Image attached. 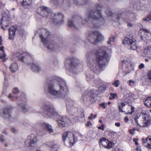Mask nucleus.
Segmentation results:
<instances>
[{
    "label": "nucleus",
    "instance_id": "nucleus-1",
    "mask_svg": "<svg viewBox=\"0 0 151 151\" xmlns=\"http://www.w3.org/2000/svg\"><path fill=\"white\" fill-rule=\"evenodd\" d=\"M111 52V49L106 47H101L94 51L93 53L96 57V62L92 63L89 62L88 65L96 73L101 71L102 69L105 66L106 63L108 62L110 59L106 52L108 53Z\"/></svg>",
    "mask_w": 151,
    "mask_h": 151
},
{
    "label": "nucleus",
    "instance_id": "nucleus-2",
    "mask_svg": "<svg viewBox=\"0 0 151 151\" xmlns=\"http://www.w3.org/2000/svg\"><path fill=\"white\" fill-rule=\"evenodd\" d=\"M45 89L46 92L60 98H63L68 93L65 83L60 78L49 81Z\"/></svg>",
    "mask_w": 151,
    "mask_h": 151
},
{
    "label": "nucleus",
    "instance_id": "nucleus-3",
    "mask_svg": "<svg viewBox=\"0 0 151 151\" xmlns=\"http://www.w3.org/2000/svg\"><path fill=\"white\" fill-rule=\"evenodd\" d=\"M101 5L97 4L96 6V10L95 11H91L87 14V17L85 19V21L89 23L92 24L93 20H97L102 18L101 13L100 9L102 7Z\"/></svg>",
    "mask_w": 151,
    "mask_h": 151
},
{
    "label": "nucleus",
    "instance_id": "nucleus-4",
    "mask_svg": "<svg viewBox=\"0 0 151 151\" xmlns=\"http://www.w3.org/2000/svg\"><path fill=\"white\" fill-rule=\"evenodd\" d=\"M142 117L139 119V115H137L135 117V122L141 127H145L149 125L150 124L151 118L145 113H142Z\"/></svg>",
    "mask_w": 151,
    "mask_h": 151
},
{
    "label": "nucleus",
    "instance_id": "nucleus-5",
    "mask_svg": "<svg viewBox=\"0 0 151 151\" xmlns=\"http://www.w3.org/2000/svg\"><path fill=\"white\" fill-rule=\"evenodd\" d=\"M62 138L65 144L68 147L72 146L75 143L74 134L72 132H64L63 134Z\"/></svg>",
    "mask_w": 151,
    "mask_h": 151
},
{
    "label": "nucleus",
    "instance_id": "nucleus-6",
    "mask_svg": "<svg viewBox=\"0 0 151 151\" xmlns=\"http://www.w3.org/2000/svg\"><path fill=\"white\" fill-rule=\"evenodd\" d=\"M104 38L103 35L99 32L95 31L89 34L88 39L91 43L95 44L99 41H102Z\"/></svg>",
    "mask_w": 151,
    "mask_h": 151
},
{
    "label": "nucleus",
    "instance_id": "nucleus-7",
    "mask_svg": "<svg viewBox=\"0 0 151 151\" xmlns=\"http://www.w3.org/2000/svg\"><path fill=\"white\" fill-rule=\"evenodd\" d=\"M82 19L80 16L75 15L69 20L68 26L73 29L78 28L82 25Z\"/></svg>",
    "mask_w": 151,
    "mask_h": 151
},
{
    "label": "nucleus",
    "instance_id": "nucleus-8",
    "mask_svg": "<svg viewBox=\"0 0 151 151\" xmlns=\"http://www.w3.org/2000/svg\"><path fill=\"white\" fill-rule=\"evenodd\" d=\"M41 31L40 34V37L41 41L43 43L44 45L46 47H49L48 45L46 44V42H48L50 40V36L49 35V32L47 29L42 28L40 30H38V32Z\"/></svg>",
    "mask_w": 151,
    "mask_h": 151
},
{
    "label": "nucleus",
    "instance_id": "nucleus-9",
    "mask_svg": "<svg viewBox=\"0 0 151 151\" xmlns=\"http://www.w3.org/2000/svg\"><path fill=\"white\" fill-rule=\"evenodd\" d=\"M42 109L44 110L43 112L48 116L51 117L58 116V113L52 108L50 107L47 104H44L42 107Z\"/></svg>",
    "mask_w": 151,
    "mask_h": 151
},
{
    "label": "nucleus",
    "instance_id": "nucleus-10",
    "mask_svg": "<svg viewBox=\"0 0 151 151\" xmlns=\"http://www.w3.org/2000/svg\"><path fill=\"white\" fill-rule=\"evenodd\" d=\"M37 142L36 136L34 134H32L28 136L25 144L27 147L33 149L35 146Z\"/></svg>",
    "mask_w": 151,
    "mask_h": 151
},
{
    "label": "nucleus",
    "instance_id": "nucleus-11",
    "mask_svg": "<svg viewBox=\"0 0 151 151\" xmlns=\"http://www.w3.org/2000/svg\"><path fill=\"white\" fill-rule=\"evenodd\" d=\"M95 93V91H86L82 93L81 99L84 101H91L94 99Z\"/></svg>",
    "mask_w": 151,
    "mask_h": 151
},
{
    "label": "nucleus",
    "instance_id": "nucleus-12",
    "mask_svg": "<svg viewBox=\"0 0 151 151\" xmlns=\"http://www.w3.org/2000/svg\"><path fill=\"white\" fill-rule=\"evenodd\" d=\"M37 12L40 13L41 16L45 18L47 17L50 15V18L52 17L50 10L46 6H42L38 8L37 9Z\"/></svg>",
    "mask_w": 151,
    "mask_h": 151
},
{
    "label": "nucleus",
    "instance_id": "nucleus-13",
    "mask_svg": "<svg viewBox=\"0 0 151 151\" xmlns=\"http://www.w3.org/2000/svg\"><path fill=\"white\" fill-rule=\"evenodd\" d=\"M52 17L50 18L53 20V21L55 24H61L63 22L64 15L60 13L55 14L54 13L51 14Z\"/></svg>",
    "mask_w": 151,
    "mask_h": 151
},
{
    "label": "nucleus",
    "instance_id": "nucleus-14",
    "mask_svg": "<svg viewBox=\"0 0 151 151\" xmlns=\"http://www.w3.org/2000/svg\"><path fill=\"white\" fill-rule=\"evenodd\" d=\"M123 44L127 45L131 50H135L137 48L135 41L127 37H125L123 40Z\"/></svg>",
    "mask_w": 151,
    "mask_h": 151
},
{
    "label": "nucleus",
    "instance_id": "nucleus-15",
    "mask_svg": "<svg viewBox=\"0 0 151 151\" xmlns=\"http://www.w3.org/2000/svg\"><path fill=\"white\" fill-rule=\"evenodd\" d=\"M22 97H21V101L23 102L24 104L20 103L18 104V108L21 109V110L23 112H26L29 110V108L26 104V102L27 100L26 98V96L24 93H22Z\"/></svg>",
    "mask_w": 151,
    "mask_h": 151
},
{
    "label": "nucleus",
    "instance_id": "nucleus-16",
    "mask_svg": "<svg viewBox=\"0 0 151 151\" xmlns=\"http://www.w3.org/2000/svg\"><path fill=\"white\" fill-rule=\"evenodd\" d=\"M142 33L143 35H141V38L144 41L147 43H149L151 42V32L149 30L145 29H142Z\"/></svg>",
    "mask_w": 151,
    "mask_h": 151
},
{
    "label": "nucleus",
    "instance_id": "nucleus-17",
    "mask_svg": "<svg viewBox=\"0 0 151 151\" xmlns=\"http://www.w3.org/2000/svg\"><path fill=\"white\" fill-rule=\"evenodd\" d=\"M59 126L60 127H66L68 125L69 122V119L66 116H60L58 120Z\"/></svg>",
    "mask_w": 151,
    "mask_h": 151
},
{
    "label": "nucleus",
    "instance_id": "nucleus-18",
    "mask_svg": "<svg viewBox=\"0 0 151 151\" xmlns=\"http://www.w3.org/2000/svg\"><path fill=\"white\" fill-rule=\"evenodd\" d=\"M74 102L70 100L67 102V107L68 112L72 115H73L76 112L77 109L73 106Z\"/></svg>",
    "mask_w": 151,
    "mask_h": 151
},
{
    "label": "nucleus",
    "instance_id": "nucleus-19",
    "mask_svg": "<svg viewBox=\"0 0 151 151\" xmlns=\"http://www.w3.org/2000/svg\"><path fill=\"white\" fill-rule=\"evenodd\" d=\"M57 2L58 6L66 9L69 8L70 5V0H57Z\"/></svg>",
    "mask_w": 151,
    "mask_h": 151
},
{
    "label": "nucleus",
    "instance_id": "nucleus-20",
    "mask_svg": "<svg viewBox=\"0 0 151 151\" xmlns=\"http://www.w3.org/2000/svg\"><path fill=\"white\" fill-rule=\"evenodd\" d=\"M13 107L11 106L4 109L3 110L2 114H1L2 117L4 118H9L11 116V113Z\"/></svg>",
    "mask_w": 151,
    "mask_h": 151
},
{
    "label": "nucleus",
    "instance_id": "nucleus-21",
    "mask_svg": "<svg viewBox=\"0 0 151 151\" xmlns=\"http://www.w3.org/2000/svg\"><path fill=\"white\" fill-rule=\"evenodd\" d=\"M10 19L7 16H3L1 21L0 25H1V28L4 30L5 29L4 28V26L7 27H8L10 23Z\"/></svg>",
    "mask_w": 151,
    "mask_h": 151
},
{
    "label": "nucleus",
    "instance_id": "nucleus-22",
    "mask_svg": "<svg viewBox=\"0 0 151 151\" xmlns=\"http://www.w3.org/2000/svg\"><path fill=\"white\" fill-rule=\"evenodd\" d=\"M76 60L73 58L67 59L65 62V65L66 68H73L76 67V64L75 62Z\"/></svg>",
    "mask_w": 151,
    "mask_h": 151
},
{
    "label": "nucleus",
    "instance_id": "nucleus-23",
    "mask_svg": "<svg viewBox=\"0 0 151 151\" xmlns=\"http://www.w3.org/2000/svg\"><path fill=\"white\" fill-rule=\"evenodd\" d=\"M46 44L48 45L49 47H46L48 49L52 51H53L57 49L58 46L56 43H55L53 42L50 41V40L48 42H46Z\"/></svg>",
    "mask_w": 151,
    "mask_h": 151
},
{
    "label": "nucleus",
    "instance_id": "nucleus-24",
    "mask_svg": "<svg viewBox=\"0 0 151 151\" xmlns=\"http://www.w3.org/2000/svg\"><path fill=\"white\" fill-rule=\"evenodd\" d=\"M124 100L126 104L131 102L133 99L134 97V95L132 93H127L124 94Z\"/></svg>",
    "mask_w": 151,
    "mask_h": 151
},
{
    "label": "nucleus",
    "instance_id": "nucleus-25",
    "mask_svg": "<svg viewBox=\"0 0 151 151\" xmlns=\"http://www.w3.org/2000/svg\"><path fill=\"white\" fill-rule=\"evenodd\" d=\"M43 127L50 134H54V130L52 129V126L49 124L44 123L43 124Z\"/></svg>",
    "mask_w": 151,
    "mask_h": 151
},
{
    "label": "nucleus",
    "instance_id": "nucleus-26",
    "mask_svg": "<svg viewBox=\"0 0 151 151\" xmlns=\"http://www.w3.org/2000/svg\"><path fill=\"white\" fill-rule=\"evenodd\" d=\"M142 144L147 148L151 150V139L147 137L145 139H142Z\"/></svg>",
    "mask_w": 151,
    "mask_h": 151
},
{
    "label": "nucleus",
    "instance_id": "nucleus-27",
    "mask_svg": "<svg viewBox=\"0 0 151 151\" xmlns=\"http://www.w3.org/2000/svg\"><path fill=\"white\" fill-rule=\"evenodd\" d=\"M19 59L22 61H24V60L27 59L32 57L30 55H29L26 52H24L20 54L18 56Z\"/></svg>",
    "mask_w": 151,
    "mask_h": 151
},
{
    "label": "nucleus",
    "instance_id": "nucleus-28",
    "mask_svg": "<svg viewBox=\"0 0 151 151\" xmlns=\"http://www.w3.org/2000/svg\"><path fill=\"white\" fill-rule=\"evenodd\" d=\"M16 29L14 26L11 27L9 29V38L12 40L15 35Z\"/></svg>",
    "mask_w": 151,
    "mask_h": 151
},
{
    "label": "nucleus",
    "instance_id": "nucleus-29",
    "mask_svg": "<svg viewBox=\"0 0 151 151\" xmlns=\"http://www.w3.org/2000/svg\"><path fill=\"white\" fill-rule=\"evenodd\" d=\"M4 49V47L3 46H2L0 47V50L3 52L2 55L0 56V59L2 60V61L3 62H6L8 59L7 58H6V54L5 53Z\"/></svg>",
    "mask_w": 151,
    "mask_h": 151
},
{
    "label": "nucleus",
    "instance_id": "nucleus-30",
    "mask_svg": "<svg viewBox=\"0 0 151 151\" xmlns=\"http://www.w3.org/2000/svg\"><path fill=\"white\" fill-rule=\"evenodd\" d=\"M18 69L17 64L15 62L12 63L9 67L10 70L12 72L16 71Z\"/></svg>",
    "mask_w": 151,
    "mask_h": 151
},
{
    "label": "nucleus",
    "instance_id": "nucleus-31",
    "mask_svg": "<svg viewBox=\"0 0 151 151\" xmlns=\"http://www.w3.org/2000/svg\"><path fill=\"white\" fill-rule=\"evenodd\" d=\"M144 53L148 58L151 59V46H147L145 49Z\"/></svg>",
    "mask_w": 151,
    "mask_h": 151
},
{
    "label": "nucleus",
    "instance_id": "nucleus-32",
    "mask_svg": "<svg viewBox=\"0 0 151 151\" xmlns=\"http://www.w3.org/2000/svg\"><path fill=\"white\" fill-rule=\"evenodd\" d=\"M33 0H23L22 2V5L26 7H30L32 4Z\"/></svg>",
    "mask_w": 151,
    "mask_h": 151
},
{
    "label": "nucleus",
    "instance_id": "nucleus-33",
    "mask_svg": "<svg viewBox=\"0 0 151 151\" xmlns=\"http://www.w3.org/2000/svg\"><path fill=\"white\" fill-rule=\"evenodd\" d=\"M73 3L75 5L79 6L85 4L87 0H72Z\"/></svg>",
    "mask_w": 151,
    "mask_h": 151
},
{
    "label": "nucleus",
    "instance_id": "nucleus-34",
    "mask_svg": "<svg viewBox=\"0 0 151 151\" xmlns=\"http://www.w3.org/2000/svg\"><path fill=\"white\" fill-rule=\"evenodd\" d=\"M145 104L147 107L151 108V97L147 98L144 101Z\"/></svg>",
    "mask_w": 151,
    "mask_h": 151
},
{
    "label": "nucleus",
    "instance_id": "nucleus-35",
    "mask_svg": "<svg viewBox=\"0 0 151 151\" xmlns=\"http://www.w3.org/2000/svg\"><path fill=\"white\" fill-rule=\"evenodd\" d=\"M31 68L32 70L35 72L39 71L40 69L39 65L38 64H32V65Z\"/></svg>",
    "mask_w": 151,
    "mask_h": 151
},
{
    "label": "nucleus",
    "instance_id": "nucleus-36",
    "mask_svg": "<svg viewBox=\"0 0 151 151\" xmlns=\"http://www.w3.org/2000/svg\"><path fill=\"white\" fill-rule=\"evenodd\" d=\"M100 139L101 141H100V144L106 148V146L107 145V142L108 141V140L104 138Z\"/></svg>",
    "mask_w": 151,
    "mask_h": 151
},
{
    "label": "nucleus",
    "instance_id": "nucleus-37",
    "mask_svg": "<svg viewBox=\"0 0 151 151\" xmlns=\"http://www.w3.org/2000/svg\"><path fill=\"white\" fill-rule=\"evenodd\" d=\"M114 145V144L113 142L109 141L108 140L107 142V144L106 147V148L110 149L113 147Z\"/></svg>",
    "mask_w": 151,
    "mask_h": 151
},
{
    "label": "nucleus",
    "instance_id": "nucleus-38",
    "mask_svg": "<svg viewBox=\"0 0 151 151\" xmlns=\"http://www.w3.org/2000/svg\"><path fill=\"white\" fill-rule=\"evenodd\" d=\"M51 150L53 151H58L59 148V146L56 144H54L50 147Z\"/></svg>",
    "mask_w": 151,
    "mask_h": 151
},
{
    "label": "nucleus",
    "instance_id": "nucleus-39",
    "mask_svg": "<svg viewBox=\"0 0 151 151\" xmlns=\"http://www.w3.org/2000/svg\"><path fill=\"white\" fill-rule=\"evenodd\" d=\"M122 18V10H121L118 12L117 15V19L118 20H120Z\"/></svg>",
    "mask_w": 151,
    "mask_h": 151
},
{
    "label": "nucleus",
    "instance_id": "nucleus-40",
    "mask_svg": "<svg viewBox=\"0 0 151 151\" xmlns=\"http://www.w3.org/2000/svg\"><path fill=\"white\" fill-rule=\"evenodd\" d=\"M116 96V94L115 93H111L110 96L109 97V99L110 100H113Z\"/></svg>",
    "mask_w": 151,
    "mask_h": 151
},
{
    "label": "nucleus",
    "instance_id": "nucleus-41",
    "mask_svg": "<svg viewBox=\"0 0 151 151\" xmlns=\"http://www.w3.org/2000/svg\"><path fill=\"white\" fill-rule=\"evenodd\" d=\"M118 107L119 109V110L120 112H123V102H121L120 103H119L118 104Z\"/></svg>",
    "mask_w": 151,
    "mask_h": 151
},
{
    "label": "nucleus",
    "instance_id": "nucleus-42",
    "mask_svg": "<svg viewBox=\"0 0 151 151\" xmlns=\"http://www.w3.org/2000/svg\"><path fill=\"white\" fill-rule=\"evenodd\" d=\"M115 39V37H111V38L109 39V40L107 41V43L108 44H110L112 42H114V40Z\"/></svg>",
    "mask_w": 151,
    "mask_h": 151
},
{
    "label": "nucleus",
    "instance_id": "nucleus-43",
    "mask_svg": "<svg viewBox=\"0 0 151 151\" xmlns=\"http://www.w3.org/2000/svg\"><path fill=\"white\" fill-rule=\"evenodd\" d=\"M106 15L109 16H111L113 14V13L109 9H107L106 12Z\"/></svg>",
    "mask_w": 151,
    "mask_h": 151
},
{
    "label": "nucleus",
    "instance_id": "nucleus-44",
    "mask_svg": "<svg viewBox=\"0 0 151 151\" xmlns=\"http://www.w3.org/2000/svg\"><path fill=\"white\" fill-rule=\"evenodd\" d=\"M19 90L18 89L15 87L14 88V89L13 90V93L14 94H16L18 93H19Z\"/></svg>",
    "mask_w": 151,
    "mask_h": 151
},
{
    "label": "nucleus",
    "instance_id": "nucleus-45",
    "mask_svg": "<svg viewBox=\"0 0 151 151\" xmlns=\"http://www.w3.org/2000/svg\"><path fill=\"white\" fill-rule=\"evenodd\" d=\"M119 81L118 80L112 83V84L115 86V87H118L119 85Z\"/></svg>",
    "mask_w": 151,
    "mask_h": 151
},
{
    "label": "nucleus",
    "instance_id": "nucleus-46",
    "mask_svg": "<svg viewBox=\"0 0 151 151\" xmlns=\"http://www.w3.org/2000/svg\"><path fill=\"white\" fill-rule=\"evenodd\" d=\"M143 20L145 21H149L150 20V17L149 16V14L146 18L143 19Z\"/></svg>",
    "mask_w": 151,
    "mask_h": 151
},
{
    "label": "nucleus",
    "instance_id": "nucleus-47",
    "mask_svg": "<svg viewBox=\"0 0 151 151\" xmlns=\"http://www.w3.org/2000/svg\"><path fill=\"white\" fill-rule=\"evenodd\" d=\"M147 79L151 81V70L148 72L147 73Z\"/></svg>",
    "mask_w": 151,
    "mask_h": 151
},
{
    "label": "nucleus",
    "instance_id": "nucleus-48",
    "mask_svg": "<svg viewBox=\"0 0 151 151\" xmlns=\"http://www.w3.org/2000/svg\"><path fill=\"white\" fill-rule=\"evenodd\" d=\"M92 55V53L91 52H89L87 53L86 55L87 58H88L89 57L91 56Z\"/></svg>",
    "mask_w": 151,
    "mask_h": 151
},
{
    "label": "nucleus",
    "instance_id": "nucleus-49",
    "mask_svg": "<svg viewBox=\"0 0 151 151\" xmlns=\"http://www.w3.org/2000/svg\"><path fill=\"white\" fill-rule=\"evenodd\" d=\"M107 104L106 103H102L100 104V106L103 108L105 109L106 107Z\"/></svg>",
    "mask_w": 151,
    "mask_h": 151
},
{
    "label": "nucleus",
    "instance_id": "nucleus-50",
    "mask_svg": "<svg viewBox=\"0 0 151 151\" xmlns=\"http://www.w3.org/2000/svg\"><path fill=\"white\" fill-rule=\"evenodd\" d=\"M129 85L131 86L133 84H135V82L133 81H132V80H130L129 81Z\"/></svg>",
    "mask_w": 151,
    "mask_h": 151
},
{
    "label": "nucleus",
    "instance_id": "nucleus-51",
    "mask_svg": "<svg viewBox=\"0 0 151 151\" xmlns=\"http://www.w3.org/2000/svg\"><path fill=\"white\" fill-rule=\"evenodd\" d=\"M104 125L103 124H102L101 125V126H99L98 127V128L99 129H101L103 130L104 129Z\"/></svg>",
    "mask_w": 151,
    "mask_h": 151
},
{
    "label": "nucleus",
    "instance_id": "nucleus-52",
    "mask_svg": "<svg viewBox=\"0 0 151 151\" xmlns=\"http://www.w3.org/2000/svg\"><path fill=\"white\" fill-rule=\"evenodd\" d=\"M138 140V138H136V139L134 138L133 139V141L135 142V145H138V142H137Z\"/></svg>",
    "mask_w": 151,
    "mask_h": 151
},
{
    "label": "nucleus",
    "instance_id": "nucleus-53",
    "mask_svg": "<svg viewBox=\"0 0 151 151\" xmlns=\"http://www.w3.org/2000/svg\"><path fill=\"white\" fill-rule=\"evenodd\" d=\"M144 67V65L143 63L141 64L139 66V69H141Z\"/></svg>",
    "mask_w": 151,
    "mask_h": 151
},
{
    "label": "nucleus",
    "instance_id": "nucleus-54",
    "mask_svg": "<svg viewBox=\"0 0 151 151\" xmlns=\"http://www.w3.org/2000/svg\"><path fill=\"white\" fill-rule=\"evenodd\" d=\"M11 131L14 133H15L17 132V130L14 127H12L11 128Z\"/></svg>",
    "mask_w": 151,
    "mask_h": 151
},
{
    "label": "nucleus",
    "instance_id": "nucleus-55",
    "mask_svg": "<svg viewBox=\"0 0 151 151\" xmlns=\"http://www.w3.org/2000/svg\"><path fill=\"white\" fill-rule=\"evenodd\" d=\"M127 23L128 27H132L133 25L132 23L130 22H127Z\"/></svg>",
    "mask_w": 151,
    "mask_h": 151
},
{
    "label": "nucleus",
    "instance_id": "nucleus-56",
    "mask_svg": "<svg viewBox=\"0 0 151 151\" xmlns=\"http://www.w3.org/2000/svg\"><path fill=\"white\" fill-rule=\"evenodd\" d=\"M3 135H1V136H0V140L2 142H3L4 141V139L3 138Z\"/></svg>",
    "mask_w": 151,
    "mask_h": 151
},
{
    "label": "nucleus",
    "instance_id": "nucleus-57",
    "mask_svg": "<svg viewBox=\"0 0 151 151\" xmlns=\"http://www.w3.org/2000/svg\"><path fill=\"white\" fill-rule=\"evenodd\" d=\"M129 121V119L128 118V117L127 116H126V117L124 118V121L125 122L127 123V122Z\"/></svg>",
    "mask_w": 151,
    "mask_h": 151
},
{
    "label": "nucleus",
    "instance_id": "nucleus-58",
    "mask_svg": "<svg viewBox=\"0 0 151 151\" xmlns=\"http://www.w3.org/2000/svg\"><path fill=\"white\" fill-rule=\"evenodd\" d=\"M93 114L92 113H91L90 114V116L88 117V119H91L93 118Z\"/></svg>",
    "mask_w": 151,
    "mask_h": 151
},
{
    "label": "nucleus",
    "instance_id": "nucleus-59",
    "mask_svg": "<svg viewBox=\"0 0 151 151\" xmlns=\"http://www.w3.org/2000/svg\"><path fill=\"white\" fill-rule=\"evenodd\" d=\"M129 132L130 133L132 134H134V129H131L129 130Z\"/></svg>",
    "mask_w": 151,
    "mask_h": 151
},
{
    "label": "nucleus",
    "instance_id": "nucleus-60",
    "mask_svg": "<svg viewBox=\"0 0 151 151\" xmlns=\"http://www.w3.org/2000/svg\"><path fill=\"white\" fill-rule=\"evenodd\" d=\"M120 123L119 122L116 123L115 124V125L117 127H119L120 126Z\"/></svg>",
    "mask_w": 151,
    "mask_h": 151
},
{
    "label": "nucleus",
    "instance_id": "nucleus-61",
    "mask_svg": "<svg viewBox=\"0 0 151 151\" xmlns=\"http://www.w3.org/2000/svg\"><path fill=\"white\" fill-rule=\"evenodd\" d=\"M131 114H132V113L134 111V108L132 106L131 108Z\"/></svg>",
    "mask_w": 151,
    "mask_h": 151
},
{
    "label": "nucleus",
    "instance_id": "nucleus-62",
    "mask_svg": "<svg viewBox=\"0 0 151 151\" xmlns=\"http://www.w3.org/2000/svg\"><path fill=\"white\" fill-rule=\"evenodd\" d=\"M91 123L90 121L86 123V125L87 126H89L90 125H91Z\"/></svg>",
    "mask_w": 151,
    "mask_h": 151
},
{
    "label": "nucleus",
    "instance_id": "nucleus-63",
    "mask_svg": "<svg viewBox=\"0 0 151 151\" xmlns=\"http://www.w3.org/2000/svg\"><path fill=\"white\" fill-rule=\"evenodd\" d=\"M2 37L1 36H0V45H2Z\"/></svg>",
    "mask_w": 151,
    "mask_h": 151
},
{
    "label": "nucleus",
    "instance_id": "nucleus-64",
    "mask_svg": "<svg viewBox=\"0 0 151 151\" xmlns=\"http://www.w3.org/2000/svg\"><path fill=\"white\" fill-rule=\"evenodd\" d=\"M115 151H122V150L118 148H116V149Z\"/></svg>",
    "mask_w": 151,
    "mask_h": 151
}]
</instances>
